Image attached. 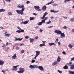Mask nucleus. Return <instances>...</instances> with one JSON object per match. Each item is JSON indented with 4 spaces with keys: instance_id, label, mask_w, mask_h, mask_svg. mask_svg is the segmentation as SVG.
Masks as SVG:
<instances>
[{
    "instance_id": "1",
    "label": "nucleus",
    "mask_w": 74,
    "mask_h": 74,
    "mask_svg": "<svg viewBox=\"0 0 74 74\" xmlns=\"http://www.w3.org/2000/svg\"><path fill=\"white\" fill-rule=\"evenodd\" d=\"M54 33L57 34H61V36L62 38L65 37V34L64 33H62V31L60 30H56L54 31Z\"/></svg>"
},
{
    "instance_id": "2",
    "label": "nucleus",
    "mask_w": 74,
    "mask_h": 74,
    "mask_svg": "<svg viewBox=\"0 0 74 74\" xmlns=\"http://www.w3.org/2000/svg\"><path fill=\"white\" fill-rule=\"evenodd\" d=\"M25 8H22L21 10H16V12L18 14H21V15H23L24 14L23 11H24Z\"/></svg>"
},
{
    "instance_id": "3",
    "label": "nucleus",
    "mask_w": 74,
    "mask_h": 74,
    "mask_svg": "<svg viewBox=\"0 0 74 74\" xmlns=\"http://www.w3.org/2000/svg\"><path fill=\"white\" fill-rule=\"evenodd\" d=\"M72 64V65L71 64ZM66 65L69 66H71L70 68L71 69H74V64H72L71 62H70L69 63H67Z\"/></svg>"
},
{
    "instance_id": "4",
    "label": "nucleus",
    "mask_w": 74,
    "mask_h": 74,
    "mask_svg": "<svg viewBox=\"0 0 74 74\" xmlns=\"http://www.w3.org/2000/svg\"><path fill=\"white\" fill-rule=\"evenodd\" d=\"M20 71H18V73H22L25 72V69L24 68H20Z\"/></svg>"
},
{
    "instance_id": "5",
    "label": "nucleus",
    "mask_w": 74,
    "mask_h": 74,
    "mask_svg": "<svg viewBox=\"0 0 74 74\" xmlns=\"http://www.w3.org/2000/svg\"><path fill=\"white\" fill-rule=\"evenodd\" d=\"M36 56L34 58V59H36V58L38 57L39 55H40V51H36Z\"/></svg>"
},
{
    "instance_id": "6",
    "label": "nucleus",
    "mask_w": 74,
    "mask_h": 74,
    "mask_svg": "<svg viewBox=\"0 0 74 74\" xmlns=\"http://www.w3.org/2000/svg\"><path fill=\"white\" fill-rule=\"evenodd\" d=\"M38 67V66H37V65H30V66H29V68L32 69L37 68Z\"/></svg>"
},
{
    "instance_id": "7",
    "label": "nucleus",
    "mask_w": 74,
    "mask_h": 74,
    "mask_svg": "<svg viewBox=\"0 0 74 74\" xmlns=\"http://www.w3.org/2000/svg\"><path fill=\"white\" fill-rule=\"evenodd\" d=\"M18 66V65H17L16 66H13V68L12 69V71H16V70H17V68H16Z\"/></svg>"
},
{
    "instance_id": "8",
    "label": "nucleus",
    "mask_w": 74,
    "mask_h": 74,
    "mask_svg": "<svg viewBox=\"0 0 74 74\" xmlns=\"http://www.w3.org/2000/svg\"><path fill=\"white\" fill-rule=\"evenodd\" d=\"M17 7L19 8H25L24 6L23 5H21V4H19L17 6Z\"/></svg>"
},
{
    "instance_id": "9",
    "label": "nucleus",
    "mask_w": 74,
    "mask_h": 74,
    "mask_svg": "<svg viewBox=\"0 0 74 74\" xmlns=\"http://www.w3.org/2000/svg\"><path fill=\"white\" fill-rule=\"evenodd\" d=\"M15 40H18L19 41H21L23 39V38H17L16 37H15Z\"/></svg>"
},
{
    "instance_id": "10",
    "label": "nucleus",
    "mask_w": 74,
    "mask_h": 74,
    "mask_svg": "<svg viewBox=\"0 0 74 74\" xmlns=\"http://www.w3.org/2000/svg\"><path fill=\"white\" fill-rule=\"evenodd\" d=\"M17 58L16 54H14V56H12V59H16Z\"/></svg>"
},
{
    "instance_id": "11",
    "label": "nucleus",
    "mask_w": 74,
    "mask_h": 74,
    "mask_svg": "<svg viewBox=\"0 0 74 74\" xmlns=\"http://www.w3.org/2000/svg\"><path fill=\"white\" fill-rule=\"evenodd\" d=\"M48 14V13L46 12H45V13H44L43 16L42 18V19H44L46 15L47 14Z\"/></svg>"
},
{
    "instance_id": "12",
    "label": "nucleus",
    "mask_w": 74,
    "mask_h": 74,
    "mask_svg": "<svg viewBox=\"0 0 74 74\" xmlns=\"http://www.w3.org/2000/svg\"><path fill=\"white\" fill-rule=\"evenodd\" d=\"M38 68L41 71L44 70V68L43 66H38Z\"/></svg>"
},
{
    "instance_id": "13",
    "label": "nucleus",
    "mask_w": 74,
    "mask_h": 74,
    "mask_svg": "<svg viewBox=\"0 0 74 74\" xmlns=\"http://www.w3.org/2000/svg\"><path fill=\"white\" fill-rule=\"evenodd\" d=\"M34 8L36 10H38V9H40V7L38 6H34Z\"/></svg>"
},
{
    "instance_id": "14",
    "label": "nucleus",
    "mask_w": 74,
    "mask_h": 74,
    "mask_svg": "<svg viewBox=\"0 0 74 74\" xmlns=\"http://www.w3.org/2000/svg\"><path fill=\"white\" fill-rule=\"evenodd\" d=\"M60 60H61V58L60 57H59V56H58V58H57V62H60Z\"/></svg>"
},
{
    "instance_id": "15",
    "label": "nucleus",
    "mask_w": 74,
    "mask_h": 74,
    "mask_svg": "<svg viewBox=\"0 0 74 74\" xmlns=\"http://www.w3.org/2000/svg\"><path fill=\"white\" fill-rule=\"evenodd\" d=\"M4 63V62L3 61H1L0 60V65H3Z\"/></svg>"
},
{
    "instance_id": "16",
    "label": "nucleus",
    "mask_w": 74,
    "mask_h": 74,
    "mask_svg": "<svg viewBox=\"0 0 74 74\" xmlns=\"http://www.w3.org/2000/svg\"><path fill=\"white\" fill-rule=\"evenodd\" d=\"M49 45L50 46H51L52 45H54V46H56V44H55L54 43H49Z\"/></svg>"
},
{
    "instance_id": "17",
    "label": "nucleus",
    "mask_w": 74,
    "mask_h": 74,
    "mask_svg": "<svg viewBox=\"0 0 74 74\" xmlns=\"http://www.w3.org/2000/svg\"><path fill=\"white\" fill-rule=\"evenodd\" d=\"M42 8L43 10H46L47 8V7L46 6V5H44Z\"/></svg>"
},
{
    "instance_id": "18",
    "label": "nucleus",
    "mask_w": 74,
    "mask_h": 74,
    "mask_svg": "<svg viewBox=\"0 0 74 74\" xmlns=\"http://www.w3.org/2000/svg\"><path fill=\"white\" fill-rule=\"evenodd\" d=\"M29 40H30V42H32V43H33V42H32V41H33L34 40V39H32L31 38H30L29 39Z\"/></svg>"
},
{
    "instance_id": "19",
    "label": "nucleus",
    "mask_w": 74,
    "mask_h": 74,
    "mask_svg": "<svg viewBox=\"0 0 74 74\" xmlns=\"http://www.w3.org/2000/svg\"><path fill=\"white\" fill-rule=\"evenodd\" d=\"M51 12H53L54 13L58 12V11H55V10H51Z\"/></svg>"
},
{
    "instance_id": "20",
    "label": "nucleus",
    "mask_w": 74,
    "mask_h": 74,
    "mask_svg": "<svg viewBox=\"0 0 74 74\" xmlns=\"http://www.w3.org/2000/svg\"><path fill=\"white\" fill-rule=\"evenodd\" d=\"M28 22L29 21H25V22H22V24H27L28 23Z\"/></svg>"
},
{
    "instance_id": "21",
    "label": "nucleus",
    "mask_w": 74,
    "mask_h": 74,
    "mask_svg": "<svg viewBox=\"0 0 74 74\" xmlns=\"http://www.w3.org/2000/svg\"><path fill=\"white\" fill-rule=\"evenodd\" d=\"M58 63V61H55L54 62H53V63L52 65H55L56 64H57V63Z\"/></svg>"
},
{
    "instance_id": "22",
    "label": "nucleus",
    "mask_w": 74,
    "mask_h": 74,
    "mask_svg": "<svg viewBox=\"0 0 74 74\" xmlns=\"http://www.w3.org/2000/svg\"><path fill=\"white\" fill-rule=\"evenodd\" d=\"M10 34H5L4 35V36H7V37H8L10 36Z\"/></svg>"
},
{
    "instance_id": "23",
    "label": "nucleus",
    "mask_w": 74,
    "mask_h": 74,
    "mask_svg": "<svg viewBox=\"0 0 74 74\" xmlns=\"http://www.w3.org/2000/svg\"><path fill=\"white\" fill-rule=\"evenodd\" d=\"M5 9H0V12H5Z\"/></svg>"
},
{
    "instance_id": "24",
    "label": "nucleus",
    "mask_w": 74,
    "mask_h": 74,
    "mask_svg": "<svg viewBox=\"0 0 74 74\" xmlns=\"http://www.w3.org/2000/svg\"><path fill=\"white\" fill-rule=\"evenodd\" d=\"M69 73L70 74H74V72H72L71 71H69Z\"/></svg>"
},
{
    "instance_id": "25",
    "label": "nucleus",
    "mask_w": 74,
    "mask_h": 74,
    "mask_svg": "<svg viewBox=\"0 0 74 74\" xmlns=\"http://www.w3.org/2000/svg\"><path fill=\"white\" fill-rule=\"evenodd\" d=\"M45 46V43H43V44H40V47H42V46Z\"/></svg>"
},
{
    "instance_id": "26",
    "label": "nucleus",
    "mask_w": 74,
    "mask_h": 74,
    "mask_svg": "<svg viewBox=\"0 0 74 74\" xmlns=\"http://www.w3.org/2000/svg\"><path fill=\"white\" fill-rule=\"evenodd\" d=\"M63 69H68V66H67V65H65V66H64Z\"/></svg>"
},
{
    "instance_id": "27",
    "label": "nucleus",
    "mask_w": 74,
    "mask_h": 74,
    "mask_svg": "<svg viewBox=\"0 0 74 74\" xmlns=\"http://www.w3.org/2000/svg\"><path fill=\"white\" fill-rule=\"evenodd\" d=\"M42 24V22H39V23H38L37 24L38 25H40V26Z\"/></svg>"
},
{
    "instance_id": "28",
    "label": "nucleus",
    "mask_w": 74,
    "mask_h": 74,
    "mask_svg": "<svg viewBox=\"0 0 74 74\" xmlns=\"http://www.w3.org/2000/svg\"><path fill=\"white\" fill-rule=\"evenodd\" d=\"M69 47L70 49H71L73 47V45L71 44H69Z\"/></svg>"
},
{
    "instance_id": "29",
    "label": "nucleus",
    "mask_w": 74,
    "mask_h": 74,
    "mask_svg": "<svg viewBox=\"0 0 74 74\" xmlns=\"http://www.w3.org/2000/svg\"><path fill=\"white\" fill-rule=\"evenodd\" d=\"M34 19V18L33 17H30V21H32Z\"/></svg>"
},
{
    "instance_id": "30",
    "label": "nucleus",
    "mask_w": 74,
    "mask_h": 74,
    "mask_svg": "<svg viewBox=\"0 0 74 74\" xmlns=\"http://www.w3.org/2000/svg\"><path fill=\"white\" fill-rule=\"evenodd\" d=\"M52 3V1H51L50 2H49V3H47L46 4V5H50V4H51V3Z\"/></svg>"
},
{
    "instance_id": "31",
    "label": "nucleus",
    "mask_w": 74,
    "mask_h": 74,
    "mask_svg": "<svg viewBox=\"0 0 74 74\" xmlns=\"http://www.w3.org/2000/svg\"><path fill=\"white\" fill-rule=\"evenodd\" d=\"M45 19H43L41 21V23H45Z\"/></svg>"
},
{
    "instance_id": "32",
    "label": "nucleus",
    "mask_w": 74,
    "mask_h": 74,
    "mask_svg": "<svg viewBox=\"0 0 74 74\" xmlns=\"http://www.w3.org/2000/svg\"><path fill=\"white\" fill-rule=\"evenodd\" d=\"M58 71L60 74L62 73V71H59V70H58Z\"/></svg>"
},
{
    "instance_id": "33",
    "label": "nucleus",
    "mask_w": 74,
    "mask_h": 74,
    "mask_svg": "<svg viewBox=\"0 0 74 74\" xmlns=\"http://www.w3.org/2000/svg\"><path fill=\"white\" fill-rule=\"evenodd\" d=\"M59 41V40L58 39V38H57L56 40V41H55V42L56 43H57L58 42V41Z\"/></svg>"
},
{
    "instance_id": "34",
    "label": "nucleus",
    "mask_w": 74,
    "mask_h": 74,
    "mask_svg": "<svg viewBox=\"0 0 74 74\" xmlns=\"http://www.w3.org/2000/svg\"><path fill=\"white\" fill-rule=\"evenodd\" d=\"M20 49V47H17L16 48V49L18 50Z\"/></svg>"
},
{
    "instance_id": "35",
    "label": "nucleus",
    "mask_w": 74,
    "mask_h": 74,
    "mask_svg": "<svg viewBox=\"0 0 74 74\" xmlns=\"http://www.w3.org/2000/svg\"><path fill=\"white\" fill-rule=\"evenodd\" d=\"M8 15H12V13L11 12H8Z\"/></svg>"
},
{
    "instance_id": "36",
    "label": "nucleus",
    "mask_w": 74,
    "mask_h": 74,
    "mask_svg": "<svg viewBox=\"0 0 74 74\" xmlns=\"http://www.w3.org/2000/svg\"><path fill=\"white\" fill-rule=\"evenodd\" d=\"M51 23V21L49 20V21L48 22L46 23L47 24H50Z\"/></svg>"
},
{
    "instance_id": "37",
    "label": "nucleus",
    "mask_w": 74,
    "mask_h": 74,
    "mask_svg": "<svg viewBox=\"0 0 74 74\" xmlns=\"http://www.w3.org/2000/svg\"><path fill=\"white\" fill-rule=\"evenodd\" d=\"M74 21V18H71V21Z\"/></svg>"
},
{
    "instance_id": "38",
    "label": "nucleus",
    "mask_w": 74,
    "mask_h": 74,
    "mask_svg": "<svg viewBox=\"0 0 74 74\" xmlns=\"http://www.w3.org/2000/svg\"><path fill=\"white\" fill-rule=\"evenodd\" d=\"M25 37L26 39H28L29 38V37L28 36H25Z\"/></svg>"
},
{
    "instance_id": "39",
    "label": "nucleus",
    "mask_w": 74,
    "mask_h": 74,
    "mask_svg": "<svg viewBox=\"0 0 74 74\" xmlns=\"http://www.w3.org/2000/svg\"><path fill=\"white\" fill-rule=\"evenodd\" d=\"M20 32H24V30L23 29H21V30H20Z\"/></svg>"
},
{
    "instance_id": "40",
    "label": "nucleus",
    "mask_w": 74,
    "mask_h": 74,
    "mask_svg": "<svg viewBox=\"0 0 74 74\" xmlns=\"http://www.w3.org/2000/svg\"><path fill=\"white\" fill-rule=\"evenodd\" d=\"M35 60H32V63H34V62H35Z\"/></svg>"
},
{
    "instance_id": "41",
    "label": "nucleus",
    "mask_w": 74,
    "mask_h": 74,
    "mask_svg": "<svg viewBox=\"0 0 74 74\" xmlns=\"http://www.w3.org/2000/svg\"><path fill=\"white\" fill-rule=\"evenodd\" d=\"M16 32H18V33H21V31L20 30H17L16 31Z\"/></svg>"
},
{
    "instance_id": "42",
    "label": "nucleus",
    "mask_w": 74,
    "mask_h": 74,
    "mask_svg": "<svg viewBox=\"0 0 74 74\" xmlns=\"http://www.w3.org/2000/svg\"><path fill=\"white\" fill-rule=\"evenodd\" d=\"M17 28L18 29H19L20 30H21V29L20 27H19L18 26V27H17Z\"/></svg>"
},
{
    "instance_id": "43",
    "label": "nucleus",
    "mask_w": 74,
    "mask_h": 74,
    "mask_svg": "<svg viewBox=\"0 0 74 74\" xmlns=\"http://www.w3.org/2000/svg\"><path fill=\"white\" fill-rule=\"evenodd\" d=\"M37 10L38 11H39V12H40V11L42 10V9H38Z\"/></svg>"
},
{
    "instance_id": "44",
    "label": "nucleus",
    "mask_w": 74,
    "mask_h": 74,
    "mask_svg": "<svg viewBox=\"0 0 74 74\" xmlns=\"http://www.w3.org/2000/svg\"><path fill=\"white\" fill-rule=\"evenodd\" d=\"M53 27V26H49V27H48V28H51L52 27Z\"/></svg>"
},
{
    "instance_id": "45",
    "label": "nucleus",
    "mask_w": 74,
    "mask_h": 74,
    "mask_svg": "<svg viewBox=\"0 0 74 74\" xmlns=\"http://www.w3.org/2000/svg\"><path fill=\"white\" fill-rule=\"evenodd\" d=\"M63 28L64 29H66L67 28V26H65L63 27Z\"/></svg>"
},
{
    "instance_id": "46",
    "label": "nucleus",
    "mask_w": 74,
    "mask_h": 74,
    "mask_svg": "<svg viewBox=\"0 0 74 74\" xmlns=\"http://www.w3.org/2000/svg\"><path fill=\"white\" fill-rule=\"evenodd\" d=\"M10 44L8 42H7L6 44V46H8V45H9Z\"/></svg>"
},
{
    "instance_id": "47",
    "label": "nucleus",
    "mask_w": 74,
    "mask_h": 74,
    "mask_svg": "<svg viewBox=\"0 0 74 74\" xmlns=\"http://www.w3.org/2000/svg\"><path fill=\"white\" fill-rule=\"evenodd\" d=\"M30 3V2L29 1H27L26 2L27 4H29Z\"/></svg>"
},
{
    "instance_id": "48",
    "label": "nucleus",
    "mask_w": 74,
    "mask_h": 74,
    "mask_svg": "<svg viewBox=\"0 0 74 74\" xmlns=\"http://www.w3.org/2000/svg\"><path fill=\"white\" fill-rule=\"evenodd\" d=\"M63 18H64V19H67V17H66L63 16Z\"/></svg>"
},
{
    "instance_id": "49",
    "label": "nucleus",
    "mask_w": 74,
    "mask_h": 74,
    "mask_svg": "<svg viewBox=\"0 0 74 74\" xmlns=\"http://www.w3.org/2000/svg\"><path fill=\"white\" fill-rule=\"evenodd\" d=\"M48 19V17H45L44 19V20L46 21Z\"/></svg>"
},
{
    "instance_id": "50",
    "label": "nucleus",
    "mask_w": 74,
    "mask_h": 74,
    "mask_svg": "<svg viewBox=\"0 0 74 74\" xmlns=\"http://www.w3.org/2000/svg\"><path fill=\"white\" fill-rule=\"evenodd\" d=\"M24 52H25L24 50H22V51H21V53H24Z\"/></svg>"
},
{
    "instance_id": "51",
    "label": "nucleus",
    "mask_w": 74,
    "mask_h": 74,
    "mask_svg": "<svg viewBox=\"0 0 74 74\" xmlns=\"http://www.w3.org/2000/svg\"><path fill=\"white\" fill-rule=\"evenodd\" d=\"M40 32H42L43 31V30L42 29H40Z\"/></svg>"
},
{
    "instance_id": "52",
    "label": "nucleus",
    "mask_w": 74,
    "mask_h": 74,
    "mask_svg": "<svg viewBox=\"0 0 74 74\" xmlns=\"http://www.w3.org/2000/svg\"><path fill=\"white\" fill-rule=\"evenodd\" d=\"M33 14L35 16H37V14L35 13H33Z\"/></svg>"
},
{
    "instance_id": "53",
    "label": "nucleus",
    "mask_w": 74,
    "mask_h": 74,
    "mask_svg": "<svg viewBox=\"0 0 74 74\" xmlns=\"http://www.w3.org/2000/svg\"><path fill=\"white\" fill-rule=\"evenodd\" d=\"M5 45L3 43V46H2V47H5Z\"/></svg>"
},
{
    "instance_id": "54",
    "label": "nucleus",
    "mask_w": 74,
    "mask_h": 74,
    "mask_svg": "<svg viewBox=\"0 0 74 74\" xmlns=\"http://www.w3.org/2000/svg\"><path fill=\"white\" fill-rule=\"evenodd\" d=\"M38 36H36L35 37V39H38Z\"/></svg>"
},
{
    "instance_id": "55",
    "label": "nucleus",
    "mask_w": 74,
    "mask_h": 74,
    "mask_svg": "<svg viewBox=\"0 0 74 74\" xmlns=\"http://www.w3.org/2000/svg\"><path fill=\"white\" fill-rule=\"evenodd\" d=\"M5 1H9V2H10L11 1V0H5Z\"/></svg>"
},
{
    "instance_id": "56",
    "label": "nucleus",
    "mask_w": 74,
    "mask_h": 74,
    "mask_svg": "<svg viewBox=\"0 0 74 74\" xmlns=\"http://www.w3.org/2000/svg\"><path fill=\"white\" fill-rule=\"evenodd\" d=\"M68 1H67V0H65V1H64V3H67V2Z\"/></svg>"
},
{
    "instance_id": "57",
    "label": "nucleus",
    "mask_w": 74,
    "mask_h": 74,
    "mask_svg": "<svg viewBox=\"0 0 74 74\" xmlns=\"http://www.w3.org/2000/svg\"><path fill=\"white\" fill-rule=\"evenodd\" d=\"M23 45H24V44L23 43H22V44H21L20 45V46H22Z\"/></svg>"
},
{
    "instance_id": "58",
    "label": "nucleus",
    "mask_w": 74,
    "mask_h": 74,
    "mask_svg": "<svg viewBox=\"0 0 74 74\" xmlns=\"http://www.w3.org/2000/svg\"><path fill=\"white\" fill-rule=\"evenodd\" d=\"M62 53L64 55L66 54V53L65 52H62Z\"/></svg>"
},
{
    "instance_id": "59",
    "label": "nucleus",
    "mask_w": 74,
    "mask_h": 74,
    "mask_svg": "<svg viewBox=\"0 0 74 74\" xmlns=\"http://www.w3.org/2000/svg\"><path fill=\"white\" fill-rule=\"evenodd\" d=\"M1 72H3L4 74L5 73V71H3V70L1 71Z\"/></svg>"
},
{
    "instance_id": "60",
    "label": "nucleus",
    "mask_w": 74,
    "mask_h": 74,
    "mask_svg": "<svg viewBox=\"0 0 74 74\" xmlns=\"http://www.w3.org/2000/svg\"><path fill=\"white\" fill-rule=\"evenodd\" d=\"M58 45H60V42H58Z\"/></svg>"
},
{
    "instance_id": "61",
    "label": "nucleus",
    "mask_w": 74,
    "mask_h": 74,
    "mask_svg": "<svg viewBox=\"0 0 74 74\" xmlns=\"http://www.w3.org/2000/svg\"><path fill=\"white\" fill-rule=\"evenodd\" d=\"M7 33H8V32H6L5 33H4V34H7Z\"/></svg>"
},
{
    "instance_id": "62",
    "label": "nucleus",
    "mask_w": 74,
    "mask_h": 74,
    "mask_svg": "<svg viewBox=\"0 0 74 74\" xmlns=\"http://www.w3.org/2000/svg\"><path fill=\"white\" fill-rule=\"evenodd\" d=\"M50 18H51V19L53 18V16H52V17H50Z\"/></svg>"
},
{
    "instance_id": "63",
    "label": "nucleus",
    "mask_w": 74,
    "mask_h": 74,
    "mask_svg": "<svg viewBox=\"0 0 74 74\" xmlns=\"http://www.w3.org/2000/svg\"><path fill=\"white\" fill-rule=\"evenodd\" d=\"M72 31L73 32H74V29H73L72 30Z\"/></svg>"
},
{
    "instance_id": "64",
    "label": "nucleus",
    "mask_w": 74,
    "mask_h": 74,
    "mask_svg": "<svg viewBox=\"0 0 74 74\" xmlns=\"http://www.w3.org/2000/svg\"><path fill=\"white\" fill-rule=\"evenodd\" d=\"M42 42L44 43H45L46 42V41H42Z\"/></svg>"
}]
</instances>
